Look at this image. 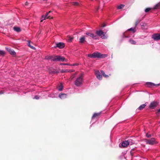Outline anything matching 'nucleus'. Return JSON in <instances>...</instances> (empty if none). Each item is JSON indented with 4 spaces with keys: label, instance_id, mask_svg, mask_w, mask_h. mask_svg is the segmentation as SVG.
Wrapping results in <instances>:
<instances>
[{
    "label": "nucleus",
    "instance_id": "nucleus-1",
    "mask_svg": "<svg viewBox=\"0 0 160 160\" xmlns=\"http://www.w3.org/2000/svg\"><path fill=\"white\" fill-rule=\"evenodd\" d=\"M95 73L97 78L99 80L102 79V75L105 78L108 77V76L105 74L104 72L102 70H101L100 72L98 70H96L95 71Z\"/></svg>",
    "mask_w": 160,
    "mask_h": 160
},
{
    "label": "nucleus",
    "instance_id": "nucleus-2",
    "mask_svg": "<svg viewBox=\"0 0 160 160\" xmlns=\"http://www.w3.org/2000/svg\"><path fill=\"white\" fill-rule=\"evenodd\" d=\"M83 78L82 76H81L78 77L74 81V84L77 87H80L82 84Z\"/></svg>",
    "mask_w": 160,
    "mask_h": 160
},
{
    "label": "nucleus",
    "instance_id": "nucleus-3",
    "mask_svg": "<svg viewBox=\"0 0 160 160\" xmlns=\"http://www.w3.org/2000/svg\"><path fill=\"white\" fill-rule=\"evenodd\" d=\"M65 61H67V60L65 59V58L61 56H56L54 57V58H53L52 59V62L54 61H62L63 62Z\"/></svg>",
    "mask_w": 160,
    "mask_h": 160
},
{
    "label": "nucleus",
    "instance_id": "nucleus-4",
    "mask_svg": "<svg viewBox=\"0 0 160 160\" xmlns=\"http://www.w3.org/2000/svg\"><path fill=\"white\" fill-rule=\"evenodd\" d=\"M152 38L154 41H158L160 40V33H156L153 34L151 36Z\"/></svg>",
    "mask_w": 160,
    "mask_h": 160
},
{
    "label": "nucleus",
    "instance_id": "nucleus-5",
    "mask_svg": "<svg viewBox=\"0 0 160 160\" xmlns=\"http://www.w3.org/2000/svg\"><path fill=\"white\" fill-rule=\"evenodd\" d=\"M141 21V20L140 19H138L136 22H135V27L134 28H131L129 29H128V31H131V32L133 33H134V32H135L136 31V28H135V27L137 26V25L140 22V21Z\"/></svg>",
    "mask_w": 160,
    "mask_h": 160
},
{
    "label": "nucleus",
    "instance_id": "nucleus-6",
    "mask_svg": "<svg viewBox=\"0 0 160 160\" xmlns=\"http://www.w3.org/2000/svg\"><path fill=\"white\" fill-rule=\"evenodd\" d=\"M96 33L99 36H100L102 39H105L107 38L104 33L102 30L97 31Z\"/></svg>",
    "mask_w": 160,
    "mask_h": 160
},
{
    "label": "nucleus",
    "instance_id": "nucleus-7",
    "mask_svg": "<svg viewBox=\"0 0 160 160\" xmlns=\"http://www.w3.org/2000/svg\"><path fill=\"white\" fill-rule=\"evenodd\" d=\"M86 34L87 36H86V37H89L95 39H97V36L95 34H93L89 32H87L86 33Z\"/></svg>",
    "mask_w": 160,
    "mask_h": 160
},
{
    "label": "nucleus",
    "instance_id": "nucleus-8",
    "mask_svg": "<svg viewBox=\"0 0 160 160\" xmlns=\"http://www.w3.org/2000/svg\"><path fill=\"white\" fill-rule=\"evenodd\" d=\"M146 142L147 144L150 145H153L157 143L155 139L154 138H152L150 139L147 140H146Z\"/></svg>",
    "mask_w": 160,
    "mask_h": 160
},
{
    "label": "nucleus",
    "instance_id": "nucleus-9",
    "mask_svg": "<svg viewBox=\"0 0 160 160\" xmlns=\"http://www.w3.org/2000/svg\"><path fill=\"white\" fill-rule=\"evenodd\" d=\"M145 85L149 87H153L158 86L160 85V84H155L152 82H148L146 83Z\"/></svg>",
    "mask_w": 160,
    "mask_h": 160
},
{
    "label": "nucleus",
    "instance_id": "nucleus-10",
    "mask_svg": "<svg viewBox=\"0 0 160 160\" xmlns=\"http://www.w3.org/2000/svg\"><path fill=\"white\" fill-rule=\"evenodd\" d=\"M5 48L10 54L13 55H16V53L13 50L11 49L8 47H6Z\"/></svg>",
    "mask_w": 160,
    "mask_h": 160
},
{
    "label": "nucleus",
    "instance_id": "nucleus-11",
    "mask_svg": "<svg viewBox=\"0 0 160 160\" xmlns=\"http://www.w3.org/2000/svg\"><path fill=\"white\" fill-rule=\"evenodd\" d=\"M64 44L63 43L59 42L56 44V46H54V47H58L60 48H62L64 47Z\"/></svg>",
    "mask_w": 160,
    "mask_h": 160
},
{
    "label": "nucleus",
    "instance_id": "nucleus-12",
    "mask_svg": "<svg viewBox=\"0 0 160 160\" xmlns=\"http://www.w3.org/2000/svg\"><path fill=\"white\" fill-rule=\"evenodd\" d=\"M85 41V37L84 36H82L79 39V42L80 43H83Z\"/></svg>",
    "mask_w": 160,
    "mask_h": 160
},
{
    "label": "nucleus",
    "instance_id": "nucleus-13",
    "mask_svg": "<svg viewBox=\"0 0 160 160\" xmlns=\"http://www.w3.org/2000/svg\"><path fill=\"white\" fill-rule=\"evenodd\" d=\"M140 25L141 28L143 29H145L147 28L148 27L147 24L143 22H141L140 23Z\"/></svg>",
    "mask_w": 160,
    "mask_h": 160
},
{
    "label": "nucleus",
    "instance_id": "nucleus-14",
    "mask_svg": "<svg viewBox=\"0 0 160 160\" xmlns=\"http://www.w3.org/2000/svg\"><path fill=\"white\" fill-rule=\"evenodd\" d=\"M67 94L65 93H60L59 95V97L61 99H63L67 97Z\"/></svg>",
    "mask_w": 160,
    "mask_h": 160
},
{
    "label": "nucleus",
    "instance_id": "nucleus-15",
    "mask_svg": "<svg viewBox=\"0 0 160 160\" xmlns=\"http://www.w3.org/2000/svg\"><path fill=\"white\" fill-rule=\"evenodd\" d=\"M50 12H49L48 13H46V14L45 15L42 16V17L41 18V22H42L43 21V20L45 19L46 18H49V17H48V13H50Z\"/></svg>",
    "mask_w": 160,
    "mask_h": 160
},
{
    "label": "nucleus",
    "instance_id": "nucleus-16",
    "mask_svg": "<svg viewBox=\"0 0 160 160\" xmlns=\"http://www.w3.org/2000/svg\"><path fill=\"white\" fill-rule=\"evenodd\" d=\"M129 144V142L128 141H125L123 142L122 145L123 147H125Z\"/></svg>",
    "mask_w": 160,
    "mask_h": 160
},
{
    "label": "nucleus",
    "instance_id": "nucleus-17",
    "mask_svg": "<svg viewBox=\"0 0 160 160\" xmlns=\"http://www.w3.org/2000/svg\"><path fill=\"white\" fill-rule=\"evenodd\" d=\"M93 53L94 58H99V56L100 55V53L98 52H95Z\"/></svg>",
    "mask_w": 160,
    "mask_h": 160
},
{
    "label": "nucleus",
    "instance_id": "nucleus-18",
    "mask_svg": "<svg viewBox=\"0 0 160 160\" xmlns=\"http://www.w3.org/2000/svg\"><path fill=\"white\" fill-rule=\"evenodd\" d=\"M156 106V104L154 102H152L149 106V107L151 108H153Z\"/></svg>",
    "mask_w": 160,
    "mask_h": 160
},
{
    "label": "nucleus",
    "instance_id": "nucleus-19",
    "mask_svg": "<svg viewBox=\"0 0 160 160\" xmlns=\"http://www.w3.org/2000/svg\"><path fill=\"white\" fill-rule=\"evenodd\" d=\"M13 29L15 31L17 32H19L21 31L20 28L18 27H14Z\"/></svg>",
    "mask_w": 160,
    "mask_h": 160
},
{
    "label": "nucleus",
    "instance_id": "nucleus-20",
    "mask_svg": "<svg viewBox=\"0 0 160 160\" xmlns=\"http://www.w3.org/2000/svg\"><path fill=\"white\" fill-rule=\"evenodd\" d=\"M101 113V112H100L97 113H95L93 114L92 117V120L93 119L94 117H98L100 115Z\"/></svg>",
    "mask_w": 160,
    "mask_h": 160
},
{
    "label": "nucleus",
    "instance_id": "nucleus-21",
    "mask_svg": "<svg viewBox=\"0 0 160 160\" xmlns=\"http://www.w3.org/2000/svg\"><path fill=\"white\" fill-rule=\"evenodd\" d=\"M28 43L27 45H28V46H29V47H30L31 48H32V49H35V48L34 47L30 45V41H28Z\"/></svg>",
    "mask_w": 160,
    "mask_h": 160
},
{
    "label": "nucleus",
    "instance_id": "nucleus-22",
    "mask_svg": "<svg viewBox=\"0 0 160 160\" xmlns=\"http://www.w3.org/2000/svg\"><path fill=\"white\" fill-rule=\"evenodd\" d=\"M63 85L62 83H60L58 88V90L59 91H62L63 89Z\"/></svg>",
    "mask_w": 160,
    "mask_h": 160
},
{
    "label": "nucleus",
    "instance_id": "nucleus-23",
    "mask_svg": "<svg viewBox=\"0 0 160 160\" xmlns=\"http://www.w3.org/2000/svg\"><path fill=\"white\" fill-rule=\"evenodd\" d=\"M160 7V2L155 5L153 7V9H156Z\"/></svg>",
    "mask_w": 160,
    "mask_h": 160
},
{
    "label": "nucleus",
    "instance_id": "nucleus-24",
    "mask_svg": "<svg viewBox=\"0 0 160 160\" xmlns=\"http://www.w3.org/2000/svg\"><path fill=\"white\" fill-rule=\"evenodd\" d=\"M146 106V105L145 104H143L140 105L139 108H138V109L139 110H142L143 108H144L145 106Z\"/></svg>",
    "mask_w": 160,
    "mask_h": 160
},
{
    "label": "nucleus",
    "instance_id": "nucleus-25",
    "mask_svg": "<svg viewBox=\"0 0 160 160\" xmlns=\"http://www.w3.org/2000/svg\"><path fill=\"white\" fill-rule=\"evenodd\" d=\"M129 42L132 44L135 45L136 44V42L134 40L130 39L129 41Z\"/></svg>",
    "mask_w": 160,
    "mask_h": 160
},
{
    "label": "nucleus",
    "instance_id": "nucleus-26",
    "mask_svg": "<svg viewBox=\"0 0 160 160\" xmlns=\"http://www.w3.org/2000/svg\"><path fill=\"white\" fill-rule=\"evenodd\" d=\"M108 56V55L106 54H102L100 53V56H99L100 58H105Z\"/></svg>",
    "mask_w": 160,
    "mask_h": 160
},
{
    "label": "nucleus",
    "instance_id": "nucleus-27",
    "mask_svg": "<svg viewBox=\"0 0 160 160\" xmlns=\"http://www.w3.org/2000/svg\"><path fill=\"white\" fill-rule=\"evenodd\" d=\"M124 7V5L122 4H121L120 5L118 6L117 7V8L118 9H120Z\"/></svg>",
    "mask_w": 160,
    "mask_h": 160
},
{
    "label": "nucleus",
    "instance_id": "nucleus-28",
    "mask_svg": "<svg viewBox=\"0 0 160 160\" xmlns=\"http://www.w3.org/2000/svg\"><path fill=\"white\" fill-rule=\"evenodd\" d=\"M5 52L3 50H0V56H3L5 55Z\"/></svg>",
    "mask_w": 160,
    "mask_h": 160
},
{
    "label": "nucleus",
    "instance_id": "nucleus-29",
    "mask_svg": "<svg viewBox=\"0 0 160 160\" xmlns=\"http://www.w3.org/2000/svg\"><path fill=\"white\" fill-rule=\"evenodd\" d=\"M56 95V94H49L48 95V96L50 97H51L52 98H55L56 97L55 96Z\"/></svg>",
    "mask_w": 160,
    "mask_h": 160
},
{
    "label": "nucleus",
    "instance_id": "nucleus-30",
    "mask_svg": "<svg viewBox=\"0 0 160 160\" xmlns=\"http://www.w3.org/2000/svg\"><path fill=\"white\" fill-rule=\"evenodd\" d=\"M72 4L75 6H78L79 5V4L77 2H72Z\"/></svg>",
    "mask_w": 160,
    "mask_h": 160
},
{
    "label": "nucleus",
    "instance_id": "nucleus-31",
    "mask_svg": "<svg viewBox=\"0 0 160 160\" xmlns=\"http://www.w3.org/2000/svg\"><path fill=\"white\" fill-rule=\"evenodd\" d=\"M93 53L92 54H88V57L90 58H94Z\"/></svg>",
    "mask_w": 160,
    "mask_h": 160
},
{
    "label": "nucleus",
    "instance_id": "nucleus-32",
    "mask_svg": "<svg viewBox=\"0 0 160 160\" xmlns=\"http://www.w3.org/2000/svg\"><path fill=\"white\" fill-rule=\"evenodd\" d=\"M151 8H147L145 9V12H148L149 11H150L151 10Z\"/></svg>",
    "mask_w": 160,
    "mask_h": 160
},
{
    "label": "nucleus",
    "instance_id": "nucleus-33",
    "mask_svg": "<svg viewBox=\"0 0 160 160\" xmlns=\"http://www.w3.org/2000/svg\"><path fill=\"white\" fill-rule=\"evenodd\" d=\"M39 98V96L38 95H36L33 98V99H38Z\"/></svg>",
    "mask_w": 160,
    "mask_h": 160
},
{
    "label": "nucleus",
    "instance_id": "nucleus-34",
    "mask_svg": "<svg viewBox=\"0 0 160 160\" xmlns=\"http://www.w3.org/2000/svg\"><path fill=\"white\" fill-rule=\"evenodd\" d=\"M53 58H54V57H53L52 56H49L48 58V59H51V61H52V59Z\"/></svg>",
    "mask_w": 160,
    "mask_h": 160
},
{
    "label": "nucleus",
    "instance_id": "nucleus-35",
    "mask_svg": "<svg viewBox=\"0 0 160 160\" xmlns=\"http://www.w3.org/2000/svg\"><path fill=\"white\" fill-rule=\"evenodd\" d=\"M68 70H62L61 71V72H68Z\"/></svg>",
    "mask_w": 160,
    "mask_h": 160
},
{
    "label": "nucleus",
    "instance_id": "nucleus-36",
    "mask_svg": "<svg viewBox=\"0 0 160 160\" xmlns=\"http://www.w3.org/2000/svg\"><path fill=\"white\" fill-rule=\"evenodd\" d=\"M60 65H70V64H68V63H61L60 64Z\"/></svg>",
    "mask_w": 160,
    "mask_h": 160
},
{
    "label": "nucleus",
    "instance_id": "nucleus-37",
    "mask_svg": "<svg viewBox=\"0 0 160 160\" xmlns=\"http://www.w3.org/2000/svg\"><path fill=\"white\" fill-rule=\"evenodd\" d=\"M78 64L77 63H75L74 64H70V65L69 66H78Z\"/></svg>",
    "mask_w": 160,
    "mask_h": 160
},
{
    "label": "nucleus",
    "instance_id": "nucleus-38",
    "mask_svg": "<svg viewBox=\"0 0 160 160\" xmlns=\"http://www.w3.org/2000/svg\"><path fill=\"white\" fill-rule=\"evenodd\" d=\"M146 137L148 138H150L151 137L150 134H148V133L146 134Z\"/></svg>",
    "mask_w": 160,
    "mask_h": 160
},
{
    "label": "nucleus",
    "instance_id": "nucleus-39",
    "mask_svg": "<svg viewBox=\"0 0 160 160\" xmlns=\"http://www.w3.org/2000/svg\"><path fill=\"white\" fill-rule=\"evenodd\" d=\"M28 3L27 2H26L25 3V6H27L28 5Z\"/></svg>",
    "mask_w": 160,
    "mask_h": 160
},
{
    "label": "nucleus",
    "instance_id": "nucleus-40",
    "mask_svg": "<svg viewBox=\"0 0 160 160\" xmlns=\"http://www.w3.org/2000/svg\"><path fill=\"white\" fill-rule=\"evenodd\" d=\"M74 71L73 70H68V72H73Z\"/></svg>",
    "mask_w": 160,
    "mask_h": 160
},
{
    "label": "nucleus",
    "instance_id": "nucleus-41",
    "mask_svg": "<svg viewBox=\"0 0 160 160\" xmlns=\"http://www.w3.org/2000/svg\"><path fill=\"white\" fill-rule=\"evenodd\" d=\"M158 114L160 113V108L158 110Z\"/></svg>",
    "mask_w": 160,
    "mask_h": 160
},
{
    "label": "nucleus",
    "instance_id": "nucleus-42",
    "mask_svg": "<svg viewBox=\"0 0 160 160\" xmlns=\"http://www.w3.org/2000/svg\"><path fill=\"white\" fill-rule=\"evenodd\" d=\"M73 39V38H70V41H72V40Z\"/></svg>",
    "mask_w": 160,
    "mask_h": 160
},
{
    "label": "nucleus",
    "instance_id": "nucleus-43",
    "mask_svg": "<svg viewBox=\"0 0 160 160\" xmlns=\"http://www.w3.org/2000/svg\"><path fill=\"white\" fill-rule=\"evenodd\" d=\"M3 93H4V92L3 91H2L1 92H0V94H3Z\"/></svg>",
    "mask_w": 160,
    "mask_h": 160
},
{
    "label": "nucleus",
    "instance_id": "nucleus-44",
    "mask_svg": "<svg viewBox=\"0 0 160 160\" xmlns=\"http://www.w3.org/2000/svg\"><path fill=\"white\" fill-rule=\"evenodd\" d=\"M129 37V36H127V37H126L127 38V37Z\"/></svg>",
    "mask_w": 160,
    "mask_h": 160
},
{
    "label": "nucleus",
    "instance_id": "nucleus-45",
    "mask_svg": "<svg viewBox=\"0 0 160 160\" xmlns=\"http://www.w3.org/2000/svg\"><path fill=\"white\" fill-rule=\"evenodd\" d=\"M98 9H99V8H98V9H97V10H98Z\"/></svg>",
    "mask_w": 160,
    "mask_h": 160
}]
</instances>
